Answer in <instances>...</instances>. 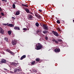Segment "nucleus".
<instances>
[{"instance_id":"24","label":"nucleus","mask_w":74,"mask_h":74,"mask_svg":"<svg viewBox=\"0 0 74 74\" xmlns=\"http://www.w3.org/2000/svg\"><path fill=\"white\" fill-rule=\"evenodd\" d=\"M43 33H44L45 34H46L47 33V32L46 30H45L44 31L42 32Z\"/></svg>"},{"instance_id":"22","label":"nucleus","mask_w":74,"mask_h":74,"mask_svg":"<svg viewBox=\"0 0 74 74\" xmlns=\"http://www.w3.org/2000/svg\"><path fill=\"white\" fill-rule=\"evenodd\" d=\"M22 6H25V7H28V6L26 5H25L23 4H22Z\"/></svg>"},{"instance_id":"40","label":"nucleus","mask_w":74,"mask_h":74,"mask_svg":"<svg viewBox=\"0 0 74 74\" xmlns=\"http://www.w3.org/2000/svg\"><path fill=\"white\" fill-rule=\"evenodd\" d=\"M56 41V40H55L54 39L52 40V41H53V42H55H55Z\"/></svg>"},{"instance_id":"46","label":"nucleus","mask_w":74,"mask_h":74,"mask_svg":"<svg viewBox=\"0 0 74 74\" xmlns=\"http://www.w3.org/2000/svg\"><path fill=\"white\" fill-rule=\"evenodd\" d=\"M73 22L74 23V20H73Z\"/></svg>"},{"instance_id":"30","label":"nucleus","mask_w":74,"mask_h":74,"mask_svg":"<svg viewBox=\"0 0 74 74\" xmlns=\"http://www.w3.org/2000/svg\"><path fill=\"white\" fill-rule=\"evenodd\" d=\"M58 41H59V42H61L62 41V40L61 39H59L58 40Z\"/></svg>"},{"instance_id":"26","label":"nucleus","mask_w":74,"mask_h":74,"mask_svg":"<svg viewBox=\"0 0 74 74\" xmlns=\"http://www.w3.org/2000/svg\"><path fill=\"white\" fill-rule=\"evenodd\" d=\"M57 23H59V24H60V21H59V20H57Z\"/></svg>"},{"instance_id":"17","label":"nucleus","mask_w":74,"mask_h":74,"mask_svg":"<svg viewBox=\"0 0 74 74\" xmlns=\"http://www.w3.org/2000/svg\"><path fill=\"white\" fill-rule=\"evenodd\" d=\"M12 65L14 67H16V66L17 65V64L15 63H12Z\"/></svg>"},{"instance_id":"8","label":"nucleus","mask_w":74,"mask_h":74,"mask_svg":"<svg viewBox=\"0 0 74 74\" xmlns=\"http://www.w3.org/2000/svg\"><path fill=\"white\" fill-rule=\"evenodd\" d=\"M36 17H37V18L38 19H41V16H40V15L39 14H36V13L34 14Z\"/></svg>"},{"instance_id":"9","label":"nucleus","mask_w":74,"mask_h":74,"mask_svg":"<svg viewBox=\"0 0 74 74\" xmlns=\"http://www.w3.org/2000/svg\"><path fill=\"white\" fill-rule=\"evenodd\" d=\"M17 42V41L15 40H13L12 42V44L13 45H16V43Z\"/></svg>"},{"instance_id":"5","label":"nucleus","mask_w":74,"mask_h":74,"mask_svg":"<svg viewBox=\"0 0 74 74\" xmlns=\"http://www.w3.org/2000/svg\"><path fill=\"white\" fill-rule=\"evenodd\" d=\"M1 63H7V60L5 59H2L1 60V61L0 62Z\"/></svg>"},{"instance_id":"32","label":"nucleus","mask_w":74,"mask_h":74,"mask_svg":"<svg viewBox=\"0 0 74 74\" xmlns=\"http://www.w3.org/2000/svg\"><path fill=\"white\" fill-rule=\"evenodd\" d=\"M29 13L30 14H32V15H34L33 13L32 12H29Z\"/></svg>"},{"instance_id":"44","label":"nucleus","mask_w":74,"mask_h":74,"mask_svg":"<svg viewBox=\"0 0 74 74\" xmlns=\"http://www.w3.org/2000/svg\"><path fill=\"white\" fill-rule=\"evenodd\" d=\"M4 69L5 70H6V71H7V69H5V68H4Z\"/></svg>"},{"instance_id":"45","label":"nucleus","mask_w":74,"mask_h":74,"mask_svg":"<svg viewBox=\"0 0 74 74\" xmlns=\"http://www.w3.org/2000/svg\"><path fill=\"white\" fill-rule=\"evenodd\" d=\"M1 18V16H0V18Z\"/></svg>"},{"instance_id":"28","label":"nucleus","mask_w":74,"mask_h":74,"mask_svg":"<svg viewBox=\"0 0 74 74\" xmlns=\"http://www.w3.org/2000/svg\"><path fill=\"white\" fill-rule=\"evenodd\" d=\"M35 63V61H33L32 63V64H34Z\"/></svg>"},{"instance_id":"39","label":"nucleus","mask_w":74,"mask_h":74,"mask_svg":"<svg viewBox=\"0 0 74 74\" xmlns=\"http://www.w3.org/2000/svg\"><path fill=\"white\" fill-rule=\"evenodd\" d=\"M55 42H56V43L57 44H58V42L56 40V41H55Z\"/></svg>"},{"instance_id":"7","label":"nucleus","mask_w":74,"mask_h":74,"mask_svg":"<svg viewBox=\"0 0 74 74\" xmlns=\"http://www.w3.org/2000/svg\"><path fill=\"white\" fill-rule=\"evenodd\" d=\"M54 51L55 52H60V49L58 48H56L54 50Z\"/></svg>"},{"instance_id":"15","label":"nucleus","mask_w":74,"mask_h":74,"mask_svg":"<svg viewBox=\"0 0 74 74\" xmlns=\"http://www.w3.org/2000/svg\"><path fill=\"white\" fill-rule=\"evenodd\" d=\"M35 25L36 27H38L40 25L39 23L38 22H36L35 23Z\"/></svg>"},{"instance_id":"51","label":"nucleus","mask_w":74,"mask_h":74,"mask_svg":"<svg viewBox=\"0 0 74 74\" xmlns=\"http://www.w3.org/2000/svg\"><path fill=\"white\" fill-rule=\"evenodd\" d=\"M63 5V6H63V5Z\"/></svg>"},{"instance_id":"12","label":"nucleus","mask_w":74,"mask_h":74,"mask_svg":"<svg viewBox=\"0 0 74 74\" xmlns=\"http://www.w3.org/2000/svg\"><path fill=\"white\" fill-rule=\"evenodd\" d=\"M14 29H15V30H20V27H14Z\"/></svg>"},{"instance_id":"10","label":"nucleus","mask_w":74,"mask_h":74,"mask_svg":"<svg viewBox=\"0 0 74 74\" xmlns=\"http://www.w3.org/2000/svg\"><path fill=\"white\" fill-rule=\"evenodd\" d=\"M0 33L2 34H4V30L1 28V27H0Z\"/></svg>"},{"instance_id":"52","label":"nucleus","mask_w":74,"mask_h":74,"mask_svg":"<svg viewBox=\"0 0 74 74\" xmlns=\"http://www.w3.org/2000/svg\"><path fill=\"white\" fill-rule=\"evenodd\" d=\"M43 36H44V35H43Z\"/></svg>"},{"instance_id":"42","label":"nucleus","mask_w":74,"mask_h":74,"mask_svg":"<svg viewBox=\"0 0 74 74\" xmlns=\"http://www.w3.org/2000/svg\"><path fill=\"white\" fill-rule=\"evenodd\" d=\"M10 73H13V72H12V71H10Z\"/></svg>"},{"instance_id":"23","label":"nucleus","mask_w":74,"mask_h":74,"mask_svg":"<svg viewBox=\"0 0 74 74\" xmlns=\"http://www.w3.org/2000/svg\"><path fill=\"white\" fill-rule=\"evenodd\" d=\"M32 71L35 73H37V71L36 69H34Z\"/></svg>"},{"instance_id":"20","label":"nucleus","mask_w":74,"mask_h":74,"mask_svg":"<svg viewBox=\"0 0 74 74\" xmlns=\"http://www.w3.org/2000/svg\"><path fill=\"white\" fill-rule=\"evenodd\" d=\"M4 39L7 42H8V38H4Z\"/></svg>"},{"instance_id":"29","label":"nucleus","mask_w":74,"mask_h":74,"mask_svg":"<svg viewBox=\"0 0 74 74\" xmlns=\"http://www.w3.org/2000/svg\"><path fill=\"white\" fill-rule=\"evenodd\" d=\"M57 29H58V31H59V32H60V31H61V30H60V28L59 27H58L57 28Z\"/></svg>"},{"instance_id":"33","label":"nucleus","mask_w":74,"mask_h":74,"mask_svg":"<svg viewBox=\"0 0 74 74\" xmlns=\"http://www.w3.org/2000/svg\"><path fill=\"white\" fill-rule=\"evenodd\" d=\"M3 1H5V2H7V0H1Z\"/></svg>"},{"instance_id":"2","label":"nucleus","mask_w":74,"mask_h":74,"mask_svg":"<svg viewBox=\"0 0 74 74\" xmlns=\"http://www.w3.org/2000/svg\"><path fill=\"white\" fill-rule=\"evenodd\" d=\"M21 69H20V68L18 67L17 68L14 69V72L15 73H18L19 71H21Z\"/></svg>"},{"instance_id":"34","label":"nucleus","mask_w":74,"mask_h":74,"mask_svg":"<svg viewBox=\"0 0 74 74\" xmlns=\"http://www.w3.org/2000/svg\"><path fill=\"white\" fill-rule=\"evenodd\" d=\"M45 38L46 40H48V37L47 36L45 37Z\"/></svg>"},{"instance_id":"18","label":"nucleus","mask_w":74,"mask_h":74,"mask_svg":"<svg viewBox=\"0 0 74 74\" xmlns=\"http://www.w3.org/2000/svg\"><path fill=\"white\" fill-rule=\"evenodd\" d=\"M25 10L27 13H29V10L28 9H25Z\"/></svg>"},{"instance_id":"25","label":"nucleus","mask_w":74,"mask_h":74,"mask_svg":"<svg viewBox=\"0 0 74 74\" xmlns=\"http://www.w3.org/2000/svg\"><path fill=\"white\" fill-rule=\"evenodd\" d=\"M40 25L42 27V26L43 27V26H44V23H41L40 24Z\"/></svg>"},{"instance_id":"16","label":"nucleus","mask_w":74,"mask_h":74,"mask_svg":"<svg viewBox=\"0 0 74 74\" xmlns=\"http://www.w3.org/2000/svg\"><path fill=\"white\" fill-rule=\"evenodd\" d=\"M8 33L9 35V36H11V33H12V32L11 31H8Z\"/></svg>"},{"instance_id":"31","label":"nucleus","mask_w":74,"mask_h":74,"mask_svg":"<svg viewBox=\"0 0 74 74\" xmlns=\"http://www.w3.org/2000/svg\"><path fill=\"white\" fill-rule=\"evenodd\" d=\"M12 19L13 20H15V18H14V17H12Z\"/></svg>"},{"instance_id":"43","label":"nucleus","mask_w":74,"mask_h":74,"mask_svg":"<svg viewBox=\"0 0 74 74\" xmlns=\"http://www.w3.org/2000/svg\"><path fill=\"white\" fill-rule=\"evenodd\" d=\"M4 25H5V26H7V24H4Z\"/></svg>"},{"instance_id":"47","label":"nucleus","mask_w":74,"mask_h":74,"mask_svg":"<svg viewBox=\"0 0 74 74\" xmlns=\"http://www.w3.org/2000/svg\"><path fill=\"white\" fill-rule=\"evenodd\" d=\"M1 5V3H0V6Z\"/></svg>"},{"instance_id":"49","label":"nucleus","mask_w":74,"mask_h":74,"mask_svg":"<svg viewBox=\"0 0 74 74\" xmlns=\"http://www.w3.org/2000/svg\"><path fill=\"white\" fill-rule=\"evenodd\" d=\"M18 58H19V56H18Z\"/></svg>"},{"instance_id":"13","label":"nucleus","mask_w":74,"mask_h":74,"mask_svg":"<svg viewBox=\"0 0 74 74\" xmlns=\"http://www.w3.org/2000/svg\"><path fill=\"white\" fill-rule=\"evenodd\" d=\"M26 55H24L23 56H22L20 58V60H23V59H25V58H26Z\"/></svg>"},{"instance_id":"50","label":"nucleus","mask_w":74,"mask_h":74,"mask_svg":"<svg viewBox=\"0 0 74 74\" xmlns=\"http://www.w3.org/2000/svg\"><path fill=\"white\" fill-rule=\"evenodd\" d=\"M39 40L40 41V39Z\"/></svg>"},{"instance_id":"19","label":"nucleus","mask_w":74,"mask_h":74,"mask_svg":"<svg viewBox=\"0 0 74 74\" xmlns=\"http://www.w3.org/2000/svg\"><path fill=\"white\" fill-rule=\"evenodd\" d=\"M35 60L36 61V62H39L40 60V59L39 58H37Z\"/></svg>"},{"instance_id":"27","label":"nucleus","mask_w":74,"mask_h":74,"mask_svg":"<svg viewBox=\"0 0 74 74\" xmlns=\"http://www.w3.org/2000/svg\"><path fill=\"white\" fill-rule=\"evenodd\" d=\"M12 6L14 8H15V4H13Z\"/></svg>"},{"instance_id":"6","label":"nucleus","mask_w":74,"mask_h":74,"mask_svg":"<svg viewBox=\"0 0 74 74\" xmlns=\"http://www.w3.org/2000/svg\"><path fill=\"white\" fill-rule=\"evenodd\" d=\"M43 28L45 30H48V26L46 24H44L43 26Z\"/></svg>"},{"instance_id":"3","label":"nucleus","mask_w":74,"mask_h":74,"mask_svg":"<svg viewBox=\"0 0 74 74\" xmlns=\"http://www.w3.org/2000/svg\"><path fill=\"white\" fill-rule=\"evenodd\" d=\"M7 52H9L10 53L11 55H13V56H14V55H15V54H14V53L13 52H12L11 51L10 49H7L6 50Z\"/></svg>"},{"instance_id":"11","label":"nucleus","mask_w":74,"mask_h":74,"mask_svg":"<svg viewBox=\"0 0 74 74\" xmlns=\"http://www.w3.org/2000/svg\"><path fill=\"white\" fill-rule=\"evenodd\" d=\"M33 16L30 14L29 15V17L28 18V19H30V20H33Z\"/></svg>"},{"instance_id":"48","label":"nucleus","mask_w":74,"mask_h":74,"mask_svg":"<svg viewBox=\"0 0 74 74\" xmlns=\"http://www.w3.org/2000/svg\"><path fill=\"white\" fill-rule=\"evenodd\" d=\"M30 71H31V70H29Z\"/></svg>"},{"instance_id":"4","label":"nucleus","mask_w":74,"mask_h":74,"mask_svg":"<svg viewBox=\"0 0 74 74\" xmlns=\"http://www.w3.org/2000/svg\"><path fill=\"white\" fill-rule=\"evenodd\" d=\"M52 33H53V34L54 36H57V37L59 36V34H58V33L57 32L53 31H52Z\"/></svg>"},{"instance_id":"36","label":"nucleus","mask_w":74,"mask_h":74,"mask_svg":"<svg viewBox=\"0 0 74 74\" xmlns=\"http://www.w3.org/2000/svg\"><path fill=\"white\" fill-rule=\"evenodd\" d=\"M23 29L24 30H26V31L27 30V29L26 28H24Z\"/></svg>"},{"instance_id":"37","label":"nucleus","mask_w":74,"mask_h":74,"mask_svg":"<svg viewBox=\"0 0 74 74\" xmlns=\"http://www.w3.org/2000/svg\"><path fill=\"white\" fill-rule=\"evenodd\" d=\"M38 11L39 12H42V10H39Z\"/></svg>"},{"instance_id":"14","label":"nucleus","mask_w":74,"mask_h":74,"mask_svg":"<svg viewBox=\"0 0 74 74\" xmlns=\"http://www.w3.org/2000/svg\"><path fill=\"white\" fill-rule=\"evenodd\" d=\"M8 26H9L10 27H14V25L12 24H8Z\"/></svg>"},{"instance_id":"38","label":"nucleus","mask_w":74,"mask_h":74,"mask_svg":"<svg viewBox=\"0 0 74 74\" xmlns=\"http://www.w3.org/2000/svg\"><path fill=\"white\" fill-rule=\"evenodd\" d=\"M1 11H2V9H1V8L0 7V12H1Z\"/></svg>"},{"instance_id":"41","label":"nucleus","mask_w":74,"mask_h":74,"mask_svg":"<svg viewBox=\"0 0 74 74\" xmlns=\"http://www.w3.org/2000/svg\"><path fill=\"white\" fill-rule=\"evenodd\" d=\"M39 30H38L37 31V33H39Z\"/></svg>"},{"instance_id":"35","label":"nucleus","mask_w":74,"mask_h":74,"mask_svg":"<svg viewBox=\"0 0 74 74\" xmlns=\"http://www.w3.org/2000/svg\"><path fill=\"white\" fill-rule=\"evenodd\" d=\"M1 15H2L3 16H4V13H1Z\"/></svg>"},{"instance_id":"1","label":"nucleus","mask_w":74,"mask_h":74,"mask_svg":"<svg viewBox=\"0 0 74 74\" xmlns=\"http://www.w3.org/2000/svg\"><path fill=\"white\" fill-rule=\"evenodd\" d=\"M36 46L35 49L36 50H40V49H41L42 48H43L42 45L40 43L36 44Z\"/></svg>"},{"instance_id":"21","label":"nucleus","mask_w":74,"mask_h":74,"mask_svg":"<svg viewBox=\"0 0 74 74\" xmlns=\"http://www.w3.org/2000/svg\"><path fill=\"white\" fill-rule=\"evenodd\" d=\"M20 14V13H19V12L18 11L16 12L15 14L16 15H19Z\"/></svg>"}]
</instances>
